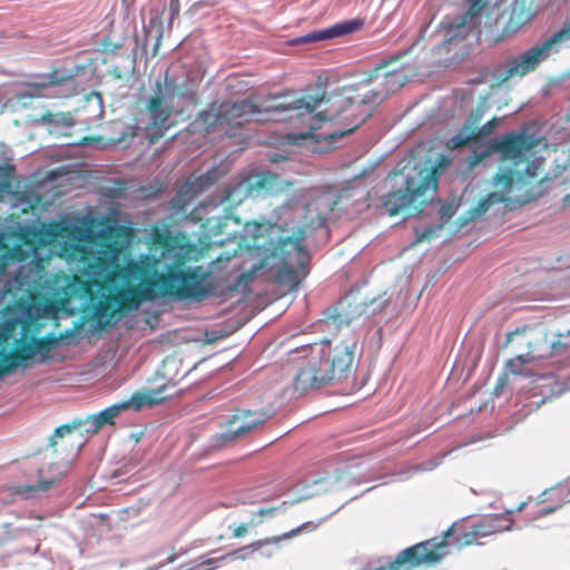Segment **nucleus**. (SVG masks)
I'll list each match as a JSON object with an SVG mask.
<instances>
[{
	"mask_svg": "<svg viewBox=\"0 0 570 570\" xmlns=\"http://www.w3.org/2000/svg\"><path fill=\"white\" fill-rule=\"evenodd\" d=\"M444 456H445V454H442L441 456L433 458V459L429 460L428 462L416 464L415 466H413V470L414 471H430V470H433L434 468H436L440 464L441 460Z\"/></svg>",
	"mask_w": 570,
	"mask_h": 570,
	"instance_id": "36",
	"label": "nucleus"
},
{
	"mask_svg": "<svg viewBox=\"0 0 570 570\" xmlns=\"http://www.w3.org/2000/svg\"><path fill=\"white\" fill-rule=\"evenodd\" d=\"M35 346L36 355H40L41 362L48 360L51 351L59 344L62 336H56L55 333H49L41 338L31 337Z\"/></svg>",
	"mask_w": 570,
	"mask_h": 570,
	"instance_id": "26",
	"label": "nucleus"
},
{
	"mask_svg": "<svg viewBox=\"0 0 570 570\" xmlns=\"http://www.w3.org/2000/svg\"><path fill=\"white\" fill-rule=\"evenodd\" d=\"M512 335H513V333L508 334V342H510Z\"/></svg>",
	"mask_w": 570,
	"mask_h": 570,
	"instance_id": "51",
	"label": "nucleus"
},
{
	"mask_svg": "<svg viewBox=\"0 0 570 570\" xmlns=\"http://www.w3.org/2000/svg\"><path fill=\"white\" fill-rule=\"evenodd\" d=\"M77 95V81L72 75H61L57 69L38 77V80L24 82L21 90L13 96L14 105L29 108L35 99Z\"/></svg>",
	"mask_w": 570,
	"mask_h": 570,
	"instance_id": "13",
	"label": "nucleus"
},
{
	"mask_svg": "<svg viewBox=\"0 0 570 570\" xmlns=\"http://www.w3.org/2000/svg\"><path fill=\"white\" fill-rule=\"evenodd\" d=\"M238 142H246V139L245 138H240V140Z\"/></svg>",
	"mask_w": 570,
	"mask_h": 570,
	"instance_id": "54",
	"label": "nucleus"
},
{
	"mask_svg": "<svg viewBox=\"0 0 570 570\" xmlns=\"http://www.w3.org/2000/svg\"><path fill=\"white\" fill-rule=\"evenodd\" d=\"M170 10L173 11V13H177L178 12V10H179L178 0H171L170 1Z\"/></svg>",
	"mask_w": 570,
	"mask_h": 570,
	"instance_id": "45",
	"label": "nucleus"
},
{
	"mask_svg": "<svg viewBox=\"0 0 570 570\" xmlns=\"http://www.w3.org/2000/svg\"><path fill=\"white\" fill-rule=\"evenodd\" d=\"M356 340L331 344H318L311 347L309 355L295 376V389L307 391L320 389L334 379H341L353 365Z\"/></svg>",
	"mask_w": 570,
	"mask_h": 570,
	"instance_id": "6",
	"label": "nucleus"
},
{
	"mask_svg": "<svg viewBox=\"0 0 570 570\" xmlns=\"http://www.w3.org/2000/svg\"><path fill=\"white\" fill-rule=\"evenodd\" d=\"M16 356L18 357L22 367L27 366V362L32 360L36 356L35 346L32 343V338L30 340H21L13 351Z\"/></svg>",
	"mask_w": 570,
	"mask_h": 570,
	"instance_id": "29",
	"label": "nucleus"
},
{
	"mask_svg": "<svg viewBox=\"0 0 570 570\" xmlns=\"http://www.w3.org/2000/svg\"><path fill=\"white\" fill-rule=\"evenodd\" d=\"M316 527L317 525L313 524L312 522H306V523L297 527L296 529H293L289 532H286V533H284L282 535L258 540V541L253 542L250 544H247V546H245V547H243L240 549L234 550L233 552H229V553L223 556L222 559H226V558H229V557H236V558L245 560L247 558V551H252V552L253 551H257L261 548H263L264 546H267V544H271V543L277 544L283 539H289V538L301 533L304 530H313Z\"/></svg>",
	"mask_w": 570,
	"mask_h": 570,
	"instance_id": "23",
	"label": "nucleus"
},
{
	"mask_svg": "<svg viewBox=\"0 0 570 570\" xmlns=\"http://www.w3.org/2000/svg\"><path fill=\"white\" fill-rule=\"evenodd\" d=\"M548 3L544 0H513L510 7L498 17V23L500 18L508 17L503 27L499 33H495V38L503 39L517 35L522 28L529 24L539 13L542 11ZM499 24L495 27V29ZM494 28L491 30L493 31Z\"/></svg>",
	"mask_w": 570,
	"mask_h": 570,
	"instance_id": "16",
	"label": "nucleus"
},
{
	"mask_svg": "<svg viewBox=\"0 0 570 570\" xmlns=\"http://www.w3.org/2000/svg\"><path fill=\"white\" fill-rule=\"evenodd\" d=\"M462 145L454 144L452 145V148L461 147Z\"/></svg>",
	"mask_w": 570,
	"mask_h": 570,
	"instance_id": "53",
	"label": "nucleus"
},
{
	"mask_svg": "<svg viewBox=\"0 0 570 570\" xmlns=\"http://www.w3.org/2000/svg\"><path fill=\"white\" fill-rule=\"evenodd\" d=\"M22 366L14 352H4L0 350V371L3 376L13 373L18 367Z\"/></svg>",
	"mask_w": 570,
	"mask_h": 570,
	"instance_id": "30",
	"label": "nucleus"
},
{
	"mask_svg": "<svg viewBox=\"0 0 570 570\" xmlns=\"http://www.w3.org/2000/svg\"><path fill=\"white\" fill-rule=\"evenodd\" d=\"M302 237H279L277 240L271 238L267 243L255 244L264 248V264L269 265V259H278L273 263L275 276L278 283L294 288L298 285L301 277L306 275V266L309 262L307 250L302 244Z\"/></svg>",
	"mask_w": 570,
	"mask_h": 570,
	"instance_id": "9",
	"label": "nucleus"
},
{
	"mask_svg": "<svg viewBox=\"0 0 570 570\" xmlns=\"http://www.w3.org/2000/svg\"><path fill=\"white\" fill-rule=\"evenodd\" d=\"M454 214H455V207L453 205H451V204L443 205L440 208V217L443 222L441 224H439L438 226H429V227L424 228V230L422 233L417 234L416 242L421 243V242L431 239L434 236L435 232L442 229L443 224L445 222H448Z\"/></svg>",
	"mask_w": 570,
	"mask_h": 570,
	"instance_id": "28",
	"label": "nucleus"
},
{
	"mask_svg": "<svg viewBox=\"0 0 570 570\" xmlns=\"http://www.w3.org/2000/svg\"><path fill=\"white\" fill-rule=\"evenodd\" d=\"M559 344H560V342L552 343L553 348H557V345H559Z\"/></svg>",
	"mask_w": 570,
	"mask_h": 570,
	"instance_id": "52",
	"label": "nucleus"
},
{
	"mask_svg": "<svg viewBox=\"0 0 570 570\" xmlns=\"http://www.w3.org/2000/svg\"><path fill=\"white\" fill-rule=\"evenodd\" d=\"M271 417V414L266 411H248L240 410L237 411L230 420H228V428L226 431L216 434L214 438L215 446H224L236 439L245 435L250 430L257 428L263 424Z\"/></svg>",
	"mask_w": 570,
	"mask_h": 570,
	"instance_id": "19",
	"label": "nucleus"
},
{
	"mask_svg": "<svg viewBox=\"0 0 570 570\" xmlns=\"http://www.w3.org/2000/svg\"><path fill=\"white\" fill-rule=\"evenodd\" d=\"M530 361L528 355H519L515 358L509 360L505 364L508 371L515 375H528L524 365Z\"/></svg>",
	"mask_w": 570,
	"mask_h": 570,
	"instance_id": "33",
	"label": "nucleus"
},
{
	"mask_svg": "<svg viewBox=\"0 0 570 570\" xmlns=\"http://www.w3.org/2000/svg\"><path fill=\"white\" fill-rule=\"evenodd\" d=\"M469 8L466 12L458 17H445L440 26L438 35L440 36V43L436 46L438 51H450V46L459 40L465 39L474 29L481 24L482 14H487L485 28L492 30L498 26V19H491L490 14L493 11L489 7L490 0H468Z\"/></svg>",
	"mask_w": 570,
	"mask_h": 570,
	"instance_id": "12",
	"label": "nucleus"
},
{
	"mask_svg": "<svg viewBox=\"0 0 570 570\" xmlns=\"http://www.w3.org/2000/svg\"><path fill=\"white\" fill-rule=\"evenodd\" d=\"M166 390V385H161L158 389L147 390L144 392H136L131 395L129 400L115 403L107 409L102 410V413L110 422L114 424V419L120 414V412L125 410L132 409L135 411H140L144 407H151L165 400L161 394Z\"/></svg>",
	"mask_w": 570,
	"mask_h": 570,
	"instance_id": "20",
	"label": "nucleus"
},
{
	"mask_svg": "<svg viewBox=\"0 0 570 570\" xmlns=\"http://www.w3.org/2000/svg\"><path fill=\"white\" fill-rule=\"evenodd\" d=\"M563 36L564 31L556 32L542 43L531 47L519 57L511 59L508 65V76L523 77L535 70L542 61L548 59L552 48L563 39Z\"/></svg>",
	"mask_w": 570,
	"mask_h": 570,
	"instance_id": "17",
	"label": "nucleus"
},
{
	"mask_svg": "<svg viewBox=\"0 0 570 570\" xmlns=\"http://www.w3.org/2000/svg\"><path fill=\"white\" fill-rule=\"evenodd\" d=\"M563 205L570 207V194L566 195L563 198Z\"/></svg>",
	"mask_w": 570,
	"mask_h": 570,
	"instance_id": "46",
	"label": "nucleus"
},
{
	"mask_svg": "<svg viewBox=\"0 0 570 570\" xmlns=\"http://www.w3.org/2000/svg\"><path fill=\"white\" fill-rule=\"evenodd\" d=\"M48 258L42 248L33 245L27 249L18 246L0 257V304L18 292L32 295L45 277Z\"/></svg>",
	"mask_w": 570,
	"mask_h": 570,
	"instance_id": "7",
	"label": "nucleus"
},
{
	"mask_svg": "<svg viewBox=\"0 0 570 570\" xmlns=\"http://www.w3.org/2000/svg\"><path fill=\"white\" fill-rule=\"evenodd\" d=\"M75 114L76 110L51 111L46 109L39 116H32L30 121L35 127L46 130L52 138H73L79 132Z\"/></svg>",
	"mask_w": 570,
	"mask_h": 570,
	"instance_id": "18",
	"label": "nucleus"
},
{
	"mask_svg": "<svg viewBox=\"0 0 570 570\" xmlns=\"http://www.w3.org/2000/svg\"><path fill=\"white\" fill-rule=\"evenodd\" d=\"M332 483H333L332 480L328 478L314 479V480H312L311 485L307 487L308 489L309 488H314V489L307 490L306 493L303 494L302 497H299L296 501L298 502V501L312 498L314 495H318L323 492H327L328 490H331Z\"/></svg>",
	"mask_w": 570,
	"mask_h": 570,
	"instance_id": "31",
	"label": "nucleus"
},
{
	"mask_svg": "<svg viewBox=\"0 0 570 570\" xmlns=\"http://www.w3.org/2000/svg\"><path fill=\"white\" fill-rule=\"evenodd\" d=\"M265 226L264 225H258V224H247L246 225V232L248 234H250L254 238L258 239V238H262L264 236V230H265Z\"/></svg>",
	"mask_w": 570,
	"mask_h": 570,
	"instance_id": "37",
	"label": "nucleus"
},
{
	"mask_svg": "<svg viewBox=\"0 0 570 570\" xmlns=\"http://www.w3.org/2000/svg\"><path fill=\"white\" fill-rule=\"evenodd\" d=\"M274 511L275 509L272 508V509H259L257 511V514L261 515V517H264V515H273L274 514Z\"/></svg>",
	"mask_w": 570,
	"mask_h": 570,
	"instance_id": "43",
	"label": "nucleus"
},
{
	"mask_svg": "<svg viewBox=\"0 0 570 570\" xmlns=\"http://www.w3.org/2000/svg\"><path fill=\"white\" fill-rule=\"evenodd\" d=\"M104 49L105 51H110L109 47H108V43L106 42V40L104 41Z\"/></svg>",
	"mask_w": 570,
	"mask_h": 570,
	"instance_id": "49",
	"label": "nucleus"
},
{
	"mask_svg": "<svg viewBox=\"0 0 570 570\" xmlns=\"http://www.w3.org/2000/svg\"><path fill=\"white\" fill-rule=\"evenodd\" d=\"M539 145H475L469 164L474 167L489 157L497 156L507 166L494 177L493 193L482 199L470 210V218L475 219L485 214L494 204L515 200L529 203L537 195L535 185L543 179L539 177L544 159L538 156Z\"/></svg>",
	"mask_w": 570,
	"mask_h": 570,
	"instance_id": "3",
	"label": "nucleus"
},
{
	"mask_svg": "<svg viewBox=\"0 0 570 570\" xmlns=\"http://www.w3.org/2000/svg\"><path fill=\"white\" fill-rule=\"evenodd\" d=\"M157 87L160 89L159 82H157ZM164 87L165 95L159 90L155 96L150 97L146 106L150 115V124L147 127L149 142H155V140L161 138L168 129L167 124L171 116V108L164 106V100L166 98L170 99L186 96V89L177 83L175 77H170L168 73L165 76Z\"/></svg>",
	"mask_w": 570,
	"mask_h": 570,
	"instance_id": "14",
	"label": "nucleus"
},
{
	"mask_svg": "<svg viewBox=\"0 0 570 570\" xmlns=\"http://www.w3.org/2000/svg\"><path fill=\"white\" fill-rule=\"evenodd\" d=\"M360 27H361V23L355 20L336 23L330 28L313 31L303 37L296 38L293 41V43L299 45V43L317 42L321 40L332 39V38L352 33V32L356 31Z\"/></svg>",
	"mask_w": 570,
	"mask_h": 570,
	"instance_id": "21",
	"label": "nucleus"
},
{
	"mask_svg": "<svg viewBox=\"0 0 570 570\" xmlns=\"http://www.w3.org/2000/svg\"><path fill=\"white\" fill-rule=\"evenodd\" d=\"M91 294V286L87 282L76 279L69 283L65 288L66 297L59 299H49L46 302H31L20 305V315L17 317L24 333L31 328L38 331L41 318H58L60 314L72 315L75 307L71 306V298L78 295L86 298Z\"/></svg>",
	"mask_w": 570,
	"mask_h": 570,
	"instance_id": "11",
	"label": "nucleus"
},
{
	"mask_svg": "<svg viewBox=\"0 0 570 570\" xmlns=\"http://www.w3.org/2000/svg\"><path fill=\"white\" fill-rule=\"evenodd\" d=\"M137 127H131L130 134H122L118 138H110L107 140V142H122L128 137H135L137 135L136 132ZM77 142H106L105 138L102 136H81L78 138Z\"/></svg>",
	"mask_w": 570,
	"mask_h": 570,
	"instance_id": "32",
	"label": "nucleus"
},
{
	"mask_svg": "<svg viewBox=\"0 0 570 570\" xmlns=\"http://www.w3.org/2000/svg\"><path fill=\"white\" fill-rule=\"evenodd\" d=\"M479 538V534L475 533V529L473 528L472 531L464 533L462 538H455V543L459 547L470 546L476 543Z\"/></svg>",
	"mask_w": 570,
	"mask_h": 570,
	"instance_id": "35",
	"label": "nucleus"
},
{
	"mask_svg": "<svg viewBox=\"0 0 570 570\" xmlns=\"http://www.w3.org/2000/svg\"><path fill=\"white\" fill-rule=\"evenodd\" d=\"M384 101L370 71L330 97L303 96L289 102H275L268 112L294 111L288 119L299 122L297 129L285 135L288 142L311 139L332 141L353 132Z\"/></svg>",
	"mask_w": 570,
	"mask_h": 570,
	"instance_id": "2",
	"label": "nucleus"
},
{
	"mask_svg": "<svg viewBox=\"0 0 570 570\" xmlns=\"http://www.w3.org/2000/svg\"><path fill=\"white\" fill-rule=\"evenodd\" d=\"M199 119L206 130L222 128L229 138H236L235 128L243 127L250 122H265L269 117L249 99L240 101H224L212 105L199 115Z\"/></svg>",
	"mask_w": 570,
	"mask_h": 570,
	"instance_id": "10",
	"label": "nucleus"
},
{
	"mask_svg": "<svg viewBox=\"0 0 570 570\" xmlns=\"http://www.w3.org/2000/svg\"><path fill=\"white\" fill-rule=\"evenodd\" d=\"M92 417L97 422L98 426L101 429L105 424H110V422L107 420L102 411L99 413L92 414Z\"/></svg>",
	"mask_w": 570,
	"mask_h": 570,
	"instance_id": "39",
	"label": "nucleus"
},
{
	"mask_svg": "<svg viewBox=\"0 0 570 570\" xmlns=\"http://www.w3.org/2000/svg\"><path fill=\"white\" fill-rule=\"evenodd\" d=\"M425 32H426V29H424V30H422V31H421V36H420V38H421V39H424V38H425Z\"/></svg>",
	"mask_w": 570,
	"mask_h": 570,
	"instance_id": "50",
	"label": "nucleus"
},
{
	"mask_svg": "<svg viewBox=\"0 0 570 570\" xmlns=\"http://www.w3.org/2000/svg\"><path fill=\"white\" fill-rule=\"evenodd\" d=\"M220 560H223L222 557L220 558L207 559L202 564L208 567V569L209 568H215Z\"/></svg>",
	"mask_w": 570,
	"mask_h": 570,
	"instance_id": "42",
	"label": "nucleus"
},
{
	"mask_svg": "<svg viewBox=\"0 0 570 570\" xmlns=\"http://www.w3.org/2000/svg\"><path fill=\"white\" fill-rule=\"evenodd\" d=\"M67 220L50 222L42 224L38 229L40 242L45 245L51 244L57 237H65Z\"/></svg>",
	"mask_w": 570,
	"mask_h": 570,
	"instance_id": "25",
	"label": "nucleus"
},
{
	"mask_svg": "<svg viewBox=\"0 0 570 570\" xmlns=\"http://www.w3.org/2000/svg\"><path fill=\"white\" fill-rule=\"evenodd\" d=\"M92 224L89 216L67 220L63 238L72 242H62L58 254L85 276L106 277L94 312L99 328L115 324L145 302L159 298L202 302L214 294L210 274L204 267H185L196 253V246L185 233L174 232L166 223H156L148 238L163 247L160 257L141 254L126 259L119 267L132 229L110 223L98 230L99 240H96Z\"/></svg>",
	"mask_w": 570,
	"mask_h": 570,
	"instance_id": "1",
	"label": "nucleus"
},
{
	"mask_svg": "<svg viewBox=\"0 0 570 570\" xmlns=\"http://www.w3.org/2000/svg\"><path fill=\"white\" fill-rule=\"evenodd\" d=\"M484 110L478 107L471 110L464 120L462 127L449 138L445 142H546L543 125L532 120L523 124L520 129L502 135L499 138H492L495 129L501 124V119L493 117L481 125ZM432 142H444L436 137Z\"/></svg>",
	"mask_w": 570,
	"mask_h": 570,
	"instance_id": "8",
	"label": "nucleus"
},
{
	"mask_svg": "<svg viewBox=\"0 0 570 570\" xmlns=\"http://www.w3.org/2000/svg\"><path fill=\"white\" fill-rule=\"evenodd\" d=\"M78 430L91 435L97 433L100 428L92 415H88L85 419H73L71 422L62 424L55 430L53 434L49 439V445L55 448L58 444V439L71 435Z\"/></svg>",
	"mask_w": 570,
	"mask_h": 570,
	"instance_id": "22",
	"label": "nucleus"
},
{
	"mask_svg": "<svg viewBox=\"0 0 570 570\" xmlns=\"http://www.w3.org/2000/svg\"><path fill=\"white\" fill-rule=\"evenodd\" d=\"M286 159H287V156L283 155L281 153H274V154L269 155V160L272 163H279V161H284Z\"/></svg>",
	"mask_w": 570,
	"mask_h": 570,
	"instance_id": "41",
	"label": "nucleus"
},
{
	"mask_svg": "<svg viewBox=\"0 0 570 570\" xmlns=\"http://www.w3.org/2000/svg\"><path fill=\"white\" fill-rule=\"evenodd\" d=\"M120 48L119 45H114V46H110V51L111 52H115L116 50H118Z\"/></svg>",
	"mask_w": 570,
	"mask_h": 570,
	"instance_id": "47",
	"label": "nucleus"
},
{
	"mask_svg": "<svg viewBox=\"0 0 570 570\" xmlns=\"http://www.w3.org/2000/svg\"><path fill=\"white\" fill-rule=\"evenodd\" d=\"M66 470L63 472H60L58 478H51V479H40L36 484H27V485H17L13 487V494L20 495L23 499H32L36 497L38 492H46L50 488H52L65 474Z\"/></svg>",
	"mask_w": 570,
	"mask_h": 570,
	"instance_id": "24",
	"label": "nucleus"
},
{
	"mask_svg": "<svg viewBox=\"0 0 570 570\" xmlns=\"http://www.w3.org/2000/svg\"><path fill=\"white\" fill-rule=\"evenodd\" d=\"M328 320H333V323L337 326H340L343 322L341 320V315H333V314H330L327 316Z\"/></svg>",
	"mask_w": 570,
	"mask_h": 570,
	"instance_id": "44",
	"label": "nucleus"
},
{
	"mask_svg": "<svg viewBox=\"0 0 570 570\" xmlns=\"http://www.w3.org/2000/svg\"><path fill=\"white\" fill-rule=\"evenodd\" d=\"M277 180L278 176L269 171L244 177L200 203L190 212L189 218L195 223H200L208 233L214 235L223 234L229 217L227 215H215L213 212L219 206H224L223 210L226 212L232 206L240 204L247 197L269 194L276 187Z\"/></svg>",
	"mask_w": 570,
	"mask_h": 570,
	"instance_id": "5",
	"label": "nucleus"
},
{
	"mask_svg": "<svg viewBox=\"0 0 570 570\" xmlns=\"http://www.w3.org/2000/svg\"><path fill=\"white\" fill-rule=\"evenodd\" d=\"M559 507H557V505L542 507L537 511L535 517L541 518V517L548 515V514L554 512Z\"/></svg>",
	"mask_w": 570,
	"mask_h": 570,
	"instance_id": "38",
	"label": "nucleus"
},
{
	"mask_svg": "<svg viewBox=\"0 0 570 570\" xmlns=\"http://www.w3.org/2000/svg\"><path fill=\"white\" fill-rule=\"evenodd\" d=\"M564 491H566V488H558V489H554V490H553V492H554V493H557V492H558V493H560V494H561V493H563Z\"/></svg>",
	"mask_w": 570,
	"mask_h": 570,
	"instance_id": "48",
	"label": "nucleus"
},
{
	"mask_svg": "<svg viewBox=\"0 0 570 570\" xmlns=\"http://www.w3.org/2000/svg\"><path fill=\"white\" fill-rule=\"evenodd\" d=\"M473 527L475 529V533L479 534L480 538L511 530V523L502 525L500 518H488L474 524Z\"/></svg>",
	"mask_w": 570,
	"mask_h": 570,
	"instance_id": "27",
	"label": "nucleus"
},
{
	"mask_svg": "<svg viewBox=\"0 0 570 570\" xmlns=\"http://www.w3.org/2000/svg\"><path fill=\"white\" fill-rule=\"evenodd\" d=\"M401 58V56H396L383 60L370 70L375 87L384 100L399 91L413 76L410 67L402 63Z\"/></svg>",
	"mask_w": 570,
	"mask_h": 570,
	"instance_id": "15",
	"label": "nucleus"
},
{
	"mask_svg": "<svg viewBox=\"0 0 570 570\" xmlns=\"http://www.w3.org/2000/svg\"><path fill=\"white\" fill-rule=\"evenodd\" d=\"M18 320H6L0 323V345L8 342V340L12 336L16 331Z\"/></svg>",
	"mask_w": 570,
	"mask_h": 570,
	"instance_id": "34",
	"label": "nucleus"
},
{
	"mask_svg": "<svg viewBox=\"0 0 570 570\" xmlns=\"http://www.w3.org/2000/svg\"><path fill=\"white\" fill-rule=\"evenodd\" d=\"M248 531V527L247 524L243 523L238 527H236L233 531V537L234 538H240V537H244Z\"/></svg>",
	"mask_w": 570,
	"mask_h": 570,
	"instance_id": "40",
	"label": "nucleus"
},
{
	"mask_svg": "<svg viewBox=\"0 0 570 570\" xmlns=\"http://www.w3.org/2000/svg\"><path fill=\"white\" fill-rule=\"evenodd\" d=\"M450 164L451 159L448 156L430 154L425 159L415 161L413 166H405L401 171L390 174L385 184L394 189L382 196V208L390 216L405 208L421 210L434 199L439 177Z\"/></svg>",
	"mask_w": 570,
	"mask_h": 570,
	"instance_id": "4",
	"label": "nucleus"
}]
</instances>
